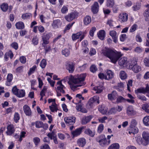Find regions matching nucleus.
<instances>
[{"mask_svg":"<svg viewBox=\"0 0 149 149\" xmlns=\"http://www.w3.org/2000/svg\"><path fill=\"white\" fill-rule=\"evenodd\" d=\"M15 26L17 29H21L24 28V25L23 22H19L15 24Z\"/></svg>","mask_w":149,"mask_h":149,"instance_id":"c85d7f7f","label":"nucleus"},{"mask_svg":"<svg viewBox=\"0 0 149 149\" xmlns=\"http://www.w3.org/2000/svg\"><path fill=\"white\" fill-rule=\"evenodd\" d=\"M37 67L36 65H34L32 68L30 69L29 70L28 72V74L30 75L34 73Z\"/></svg>","mask_w":149,"mask_h":149,"instance_id":"09e8293b","label":"nucleus"},{"mask_svg":"<svg viewBox=\"0 0 149 149\" xmlns=\"http://www.w3.org/2000/svg\"><path fill=\"white\" fill-rule=\"evenodd\" d=\"M32 16L31 14L30 13H25L23 14L22 16V18L24 19H29Z\"/></svg>","mask_w":149,"mask_h":149,"instance_id":"79ce46f5","label":"nucleus"},{"mask_svg":"<svg viewBox=\"0 0 149 149\" xmlns=\"http://www.w3.org/2000/svg\"><path fill=\"white\" fill-rule=\"evenodd\" d=\"M86 33L84 32L80 31L75 34H73L72 35V39L73 40H75L79 39V41H81L84 38Z\"/></svg>","mask_w":149,"mask_h":149,"instance_id":"423d86ee","label":"nucleus"},{"mask_svg":"<svg viewBox=\"0 0 149 149\" xmlns=\"http://www.w3.org/2000/svg\"><path fill=\"white\" fill-rule=\"evenodd\" d=\"M126 113L129 116L134 115L135 114V112L132 106H129L127 108Z\"/></svg>","mask_w":149,"mask_h":149,"instance_id":"ddd939ff","label":"nucleus"},{"mask_svg":"<svg viewBox=\"0 0 149 149\" xmlns=\"http://www.w3.org/2000/svg\"><path fill=\"white\" fill-rule=\"evenodd\" d=\"M92 118L91 116H84L83 117L81 120V123L83 125H85L88 123Z\"/></svg>","mask_w":149,"mask_h":149,"instance_id":"4be33fe9","label":"nucleus"},{"mask_svg":"<svg viewBox=\"0 0 149 149\" xmlns=\"http://www.w3.org/2000/svg\"><path fill=\"white\" fill-rule=\"evenodd\" d=\"M7 129L6 134L7 135H11L15 132L14 127L12 125H8L7 127Z\"/></svg>","mask_w":149,"mask_h":149,"instance_id":"2eb2a0df","label":"nucleus"},{"mask_svg":"<svg viewBox=\"0 0 149 149\" xmlns=\"http://www.w3.org/2000/svg\"><path fill=\"white\" fill-rule=\"evenodd\" d=\"M120 146L117 143H114L111 144L108 149H119Z\"/></svg>","mask_w":149,"mask_h":149,"instance_id":"72a5a7b5","label":"nucleus"},{"mask_svg":"<svg viewBox=\"0 0 149 149\" xmlns=\"http://www.w3.org/2000/svg\"><path fill=\"white\" fill-rule=\"evenodd\" d=\"M98 110L102 114H104L107 113V109L104 106L101 105L98 108Z\"/></svg>","mask_w":149,"mask_h":149,"instance_id":"f704fd0d","label":"nucleus"},{"mask_svg":"<svg viewBox=\"0 0 149 149\" xmlns=\"http://www.w3.org/2000/svg\"><path fill=\"white\" fill-rule=\"evenodd\" d=\"M127 57H124L122 58L119 61V65L121 66L126 65L127 63Z\"/></svg>","mask_w":149,"mask_h":149,"instance_id":"cd10ccee","label":"nucleus"},{"mask_svg":"<svg viewBox=\"0 0 149 149\" xmlns=\"http://www.w3.org/2000/svg\"><path fill=\"white\" fill-rule=\"evenodd\" d=\"M132 81L131 79L129 80L127 82V89L128 91H130V87L132 86Z\"/></svg>","mask_w":149,"mask_h":149,"instance_id":"13d9d810","label":"nucleus"},{"mask_svg":"<svg viewBox=\"0 0 149 149\" xmlns=\"http://www.w3.org/2000/svg\"><path fill=\"white\" fill-rule=\"evenodd\" d=\"M114 4L113 0H107V6L110 7H112Z\"/></svg>","mask_w":149,"mask_h":149,"instance_id":"49530a36","label":"nucleus"},{"mask_svg":"<svg viewBox=\"0 0 149 149\" xmlns=\"http://www.w3.org/2000/svg\"><path fill=\"white\" fill-rule=\"evenodd\" d=\"M118 18L120 22L121 23L125 22L127 20L128 15L125 13H122L119 14Z\"/></svg>","mask_w":149,"mask_h":149,"instance_id":"9b49d317","label":"nucleus"},{"mask_svg":"<svg viewBox=\"0 0 149 149\" xmlns=\"http://www.w3.org/2000/svg\"><path fill=\"white\" fill-rule=\"evenodd\" d=\"M66 69L70 73H72L74 70V65L72 63H68L66 65Z\"/></svg>","mask_w":149,"mask_h":149,"instance_id":"393cba45","label":"nucleus"},{"mask_svg":"<svg viewBox=\"0 0 149 149\" xmlns=\"http://www.w3.org/2000/svg\"><path fill=\"white\" fill-rule=\"evenodd\" d=\"M46 65V60L45 59H43L41 62L40 66L42 68H44Z\"/></svg>","mask_w":149,"mask_h":149,"instance_id":"4d7b16f0","label":"nucleus"},{"mask_svg":"<svg viewBox=\"0 0 149 149\" xmlns=\"http://www.w3.org/2000/svg\"><path fill=\"white\" fill-rule=\"evenodd\" d=\"M146 7L147 9H146L144 13V15L146 18L145 20L146 21H149V4L147 5Z\"/></svg>","mask_w":149,"mask_h":149,"instance_id":"c756f323","label":"nucleus"},{"mask_svg":"<svg viewBox=\"0 0 149 149\" xmlns=\"http://www.w3.org/2000/svg\"><path fill=\"white\" fill-rule=\"evenodd\" d=\"M102 53L104 56L109 58L111 62L114 64H115L122 56L120 52L109 49L103 50Z\"/></svg>","mask_w":149,"mask_h":149,"instance_id":"f257e3e1","label":"nucleus"},{"mask_svg":"<svg viewBox=\"0 0 149 149\" xmlns=\"http://www.w3.org/2000/svg\"><path fill=\"white\" fill-rule=\"evenodd\" d=\"M42 37V41L43 42L42 45L48 44L49 43V39L50 37L49 35L44 33Z\"/></svg>","mask_w":149,"mask_h":149,"instance_id":"4468645a","label":"nucleus"},{"mask_svg":"<svg viewBox=\"0 0 149 149\" xmlns=\"http://www.w3.org/2000/svg\"><path fill=\"white\" fill-rule=\"evenodd\" d=\"M86 76V74L85 73L77 74L74 76L71 75L69 78V82L72 84H79L77 86V87L82 86L83 85L81 84V83L84 80ZM84 85V84H83V85Z\"/></svg>","mask_w":149,"mask_h":149,"instance_id":"f03ea898","label":"nucleus"},{"mask_svg":"<svg viewBox=\"0 0 149 149\" xmlns=\"http://www.w3.org/2000/svg\"><path fill=\"white\" fill-rule=\"evenodd\" d=\"M138 27L137 25L136 24H134L131 27L130 30V31L131 32H133L135 31Z\"/></svg>","mask_w":149,"mask_h":149,"instance_id":"052dcab7","label":"nucleus"},{"mask_svg":"<svg viewBox=\"0 0 149 149\" xmlns=\"http://www.w3.org/2000/svg\"><path fill=\"white\" fill-rule=\"evenodd\" d=\"M143 122L145 125L146 126H149V116H146L143 118Z\"/></svg>","mask_w":149,"mask_h":149,"instance_id":"4c0bfd02","label":"nucleus"},{"mask_svg":"<svg viewBox=\"0 0 149 149\" xmlns=\"http://www.w3.org/2000/svg\"><path fill=\"white\" fill-rule=\"evenodd\" d=\"M141 6L139 3H136L132 7L133 10L134 11H136L139 10Z\"/></svg>","mask_w":149,"mask_h":149,"instance_id":"3c124183","label":"nucleus"},{"mask_svg":"<svg viewBox=\"0 0 149 149\" xmlns=\"http://www.w3.org/2000/svg\"><path fill=\"white\" fill-rule=\"evenodd\" d=\"M25 91L24 90H19L17 96L19 97H23L25 96Z\"/></svg>","mask_w":149,"mask_h":149,"instance_id":"58836bf2","label":"nucleus"},{"mask_svg":"<svg viewBox=\"0 0 149 149\" xmlns=\"http://www.w3.org/2000/svg\"><path fill=\"white\" fill-rule=\"evenodd\" d=\"M82 130V128L81 127L77 128L75 130L71 132L72 134L74 137L79 136L81 133Z\"/></svg>","mask_w":149,"mask_h":149,"instance_id":"5701e85b","label":"nucleus"},{"mask_svg":"<svg viewBox=\"0 0 149 149\" xmlns=\"http://www.w3.org/2000/svg\"><path fill=\"white\" fill-rule=\"evenodd\" d=\"M142 135L144 141L147 145L149 143V133L148 132L144 131L142 133Z\"/></svg>","mask_w":149,"mask_h":149,"instance_id":"f3484780","label":"nucleus"},{"mask_svg":"<svg viewBox=\"0 0 149 149\" xmlns=\"http://www.w3.org/2000/svg\"><path fill=\"white\" fill-rule=\"evenodd\" d=\"M86 141L84 138H80L77 141L78 145L80 147H83L85 145Z\"/></svg>","mask_w":149,"mask_h":149,"instance_id":"b1692460","label":"nucleus"},{"mask_svg":"<svg viewBox=\"0 0 149 149\" xmlns=\"http://www.w3.org/2000/svg\"><path fill=\"white\" fill-rule=\"evenodd\" d=\"M26 134V133L25 132H21L20 134L19 138V139L18 140V141L21 142L22 141L23 138H24Z\"/></svg>","mask_w":149,"mask_h":149,"instance_id":"a18cd8bd","label":"nucleus"},{"mask_svg":"<svg viewBox=\"0 0 149 149\" xmlns=\"http://www.w3.org/2000/svg\"><path fill=\"white\" fill-rule=\"evenodd\" d=\"M144 65L146 66L149 67V59L147 58H144Z\"/></svg>","mask_w":149,"mask_h":149,"instance_id":"774afa93","label":"nucleus"},{"mask_svg":"<svg viewBox=\"0 0 149 149\" xmlns=\"http://www.w3.org/2000/svg\"><path fill=\"white\" fill-rule=\"evenodd\" d=\"M105 32L104 30L100 31L97 33L98 36L99 38L101 40H103L105 37Z\"/></svg>","mask_w":149,"mask_h":149,"instance_id":"7c9ffc66","label":"nucleus"},{"mask_svg":"<svg viewBox=\"0 0 149 149\" xmlns=\"http://www.w3.org/2000/svg\"><path fill=\"white\" fill-rule=\"evenodd\" d=\"M126 99L121 96H119L117 98L116 102L117 103H121L123 102H125Z\"/></svg>","mask_w":149,"mask_h":149,"instance_id":"ea45409f","label":"nucleus"},{"mask_svg":"<svg viewBox=\"0 0 149 149\" xmlns=\"http://www.w3.org/2000/svg\"><path fill=\"white\" fill-rule=\"evenodd\" d=\"M120 77L121 79L124 80L126 79L127 77V75L124 71H121L119 73Z\"/></svg>","mask_w":149,"mask_h":149,"instance_id":"473e14b6","label":"nucleus"},{"mask_svg":"<svg viewBox=\"0 0 149 149\" xmlns=\"http://www.w3.org/2000/svg\"><path fill=\"white\" fill-rule=\"evenodd\" d=\"M40 141V139L38 137H35L33 139V141L35 145L37 146Z\"/></svg>","mask_w":149,"mask_h":149,"instance_id":"0e129e2a","label":"nucleus"},{"mask_svg":"<svg viewBox=\"0 0 149 149\" xmlns=\"http://www.w3.org/2000/svg\"><path fill=\"white\" fill-rule=\"evenodd\" d=\"M96 30V29L95 27H93L91 28L89 32V34L91 36H93L94 32Z\"/></svg>","mask_w":149,"mask_h":149,"instance_id":"338daca9","label":"nucleus"},{"mask_svg":"<svg viewBox=\"0 0 149 149\" xmlns=\"http://www.w3.org/2000/svg\"><path fill=\"white\" fill-rule=\"evenodd\" d=\"M149 104H145L143 105L142 109L148 113H149Z\"/></svg>","mask_w":149,"mask_h":149,"instance_id":"8fccbe9b","label":"nucleus"},{"mask_svg":"<svg viewBox=\"0 0 149 149\" xmlns=\"http://www.w3.org/2000/svg\"><path fill=\"white\" fill-rule=\"evenodd\" d=\"M137 95L138 98L142 101H146L147 100L146 97L143 95L140 94H137Z\"/></svg>","mask_w":149,"mask_h":149,"instance_id":"864d4df0","label":"nucleus"},{"mask_svg":"<svg viewBox=\"0 0 149 149\" xmlns=\"http://www.w3.org/2000/svg\"><path fill=\"white\" fill-rule=\"evenodd\" d=\"M13 79V75L12 74L9 73L7 75L6 81V85L7 86H9L10 85V82Z\"/></svg>","mask_w":149,"mask_h":149,"instance_id":"a878e982","label":"nucleus"},{"mask_svg":"<svg viewBox=\"0 0 149 149\" xmlns=\"http://www.w3.org/2000/svg\"><path fill=\"white\" fill-rule=\"evenodd\" d=\"M103 88L102 86H99L94 87L93 90L95 91L96 93H100L102 91Z\"/></svg>","mask_w":149,"mask_h":149,"instance_id":"2f4dec72","label":"nucleus"},{"mask_svg":"<svg viewBox=\"0 0 149 149\" xmlns=\"http://www.w3.org/2000/svg\"><path fill=\"white\" fill-rule=\"evenodd\" d=\"M76 14L74 13H71L65 16V19L68 22H70L74 19L76 17Z\"/></svg>","mask_w":149,"mask_h":149,"instance_id":"dca6fc26","label":"nucleus"},{"mask_svg":"<svg viewBox=\"0 0 149 149\" xmlns=\"http://www.w3.org/2000/svg\"><path fill=\"white\" fill-rule=\"evenodd\" d=\"M23 110L25 114L28 116L31 115V111L29 107L27 105H24L23 107Z\"/></svg>","mask_w":149,"mask_h":149,"instance_id":"a211bd4d","label":"nucleus"},{"mask_svg":"<svg viewBox=\"0 0 149 149\" xmlns=\"http://www.w3.org/2000/svg\"><path fill=\"white\" fill-rule=\"evenodd\" d=\"M99 140L97 141L99 143V144L102 147L106 145H109L111 143L110 140L107 141L105 136L104 135H101L99 137Z\"/></svg>","mask_w":149,"mask_h":149,"instance_id":"39448f33","label":"nucleus"},{"mask_svg":"<svg viewBox=\"0 0 149 149\" xmlns=\"http://www.w3.org/2000/svg\"><path fill=\"white\" fill-rule=\"evenodd\" d=\"M0 8L3 12H6L8 10L9 13H10L12 10L13 6L11 5L8 6V4L3 3L1 5Z\"/></svg>","mask_w":149,"mask_h":149,"instance_id":"9d476101","label":"nucleus"},{"mask_svg":"<svg viewBox=\"0 0 149 149\" xmlns=\"http://www.w3.org/2000/svg\"><path fill=\"white\" fill-rule=\"evenodd\" d=\"M129 68L135 73H137L141 70V67L136 64V61L134 60H132L129 65Z\"/></svg>","mask_w":149,"mask_h":149,"instance_id":"20e7f679","label":"nucleus"},{"mask_svg":"<svg viewBox=\"0 0 149 149\" xmlns=\"http://www.w3.org/2000/svg\"><path fill=\"white\" fill-rule=\"evenodd\" d=\"M62 53L63 55L67 57L69 55L70 52L68 49H65L62 51Z\"/></svg>","mask_w":149,"mask_h":149,"instance_id":"37998d69","label":"nucleus"},{"mask_svg":"<svg viewBox=\"0 0 149 149\" xmlns=\"http://www.w3.org/2000/svg\"><path fill=\"white\" fill-rule=\"evenodd\" d=\"M38 39L37 36H34L33 37L32 42L33 45H36L38 43Z\"/></svg>","mask_w":149,"mask_h":149,"instance_id":"de8ad7c7","label":"nucleus"},{"mask_svg":"<svg viewBox=\"0 0 149 149\" xmlns=\"http://www.w3.org/2000/svg\"><path fill=\"white\" fill-rule=\"evenodd\" d=\"M99 6L98 3L95 2L93 4L92 6V11L94 14L97 13L99 10Z\"/></svg>","mask_w":149,"mask_h":149,"instance_id":"6ab92c4d","label":"nucleus"},{"mask_svg":"<svg viewBox=\"0 0 149 149\" xmlns=\"http://www.w3.org/2000/svg\"><path fill=\"white\" fill-rule=\"evenodd\" d=\"M85 133L91 137H93L95 135L94 133L89 129H86L85 131Z\"/></svg>","mask_w":149,"mask_h":149,"instance_id":"a19ab883","label":"nucleus"},{"mask_svg":"<svg viewBox=\"0 0 149 149\" xmlns=\"http://www.w3.org/2000/svg\"><path fill=\"white\" fill-rule=\"evenodd\" d=\"M90 71L93 73L95 72L97 70L96 66L94 65H92L90 67Z\"/></svg>","mask_w":149,"mask_h":149,"instance_id":"6e6d98bb","label":"nucleus"},{"mask_svg":"<svg viewBox=\"0 0 149 149\" xmlns=\"http://www.w3.org/2000/svg\"><path fill=\"white\" fill-rule=\"evenodd\" d=\"M98 75L99 77L101 79H104L105 80H109L113 77L114 73L111 70H107L105 74L100 73Z\"/></svg>","mask_w":149,"mask_h":149,"instance_id":"7ed1b4c3","label":"nucleus"},{"mask_svg":"<svg viewBox=\"0 0 149 149\" xmlns=\"http://www.w3.org/2000/svg\"><path fill=\"white\" fill-rule=\"evenodd\" d=\"M43 123L40 121H37L36 122V127L38 128H40L42 127Z\"/></svg>","mask_w":149,"mask_h":149,"instance_id":"603ef678","label":"nucleus"},{"mask_svg":"<svg viewBox=\"0 0 149 149\" xmlns=\"http://www.w3.org/2000/svg\"><path fill=\"white\" fill-rule=\"evenodd\" d=\"M110 35L112 37L114 42L116 43L117 40L116 33L115 31H112L110 32Z\"/></svg>","mask_w":149,"mask_h":149,"instance_id":"bb28decb","label":"nucleus"},{"mask_svg":"<svg viewBox=\"0 0 149 149\" xmlns=\"http://www.w3.org/2000/svg\"><path fill=\"white\" fill-rule=\"evenodd\" d=\"M137 125V122L136 120L132 119L131 120L130 123V127H135Z\"/></svg>","mask_w":149,"mask_h":149,"instance_id":"680f3d73","label":"nucleus"},{"mask_svg":"<svg viewBox=\"0 0 149 149\" xmlns=\"http://www.w3.org/2000/svg\"><path fill=\"white\" fill-rule=\"evenodd\" d=\"M117 94L116 91H113L111 93L109 94L108 95V99L112 101L115 100Z\"/></svg>","mask_w":149,"mask_h":149,"instance_id":"aec40b11","label":"nucleus"},{"mask_svg":"<svg viewBox=\"0 0 149 149\" xmlns=\"http://www.w3.org/2000/svg\"><path fill=\"white\" fill-rule=\"evenodd\" d=\"M75 117L73 116L66 117L64 118L66 124L68 125H73L75 122Z\"/></svg>","mask_w":149,"mask_h":149,"instance_id":"6e6552de","label":"nucleus"},{"mask_svg":"<svg viewBox=\"0 0 149 149\" xmlns=\"http://www.w3.org/2000/svg\"><path fill=\"white\" fill-rule=\"evenodd\" d=\"M91 17L88 16H86L84 19V24L86 25H87L89 24L91 22Z\"/></svg>","mask_w":149,"mask_h":149,"instance_id":"e433bc0d","label":"nucleus"},{"mask_svg":"<svg viewBox=\"0 0 149 149\" xmlns=\"http://www.w3.org/2000/svg\"><path fill=\"white\" fill-rule=\"evenodd\" d=\"M146 86L145 88L142 87L135 90L136 94L137 95V94H139L140 93L145 94L146 93H148L149 92V86L148 84H146Z\"/></svg>","mask_w":149,"mask_h":149,"instance_id":"1a4fd4ad","label":"nucleus"},{"mask_svg":"<svg viewBox=\"0 0 149 149\" xmlns=\"http://www.w3.org/2000/svg\"><path fill=\"white\" fill-rule=\"evenodd\" d=\"M136 141L138 144L139 145L142 144L144 146L147 145L145 141L140 137L137 138L136 139Z\"/></svg>","mask_w":149,"mask_h":149,"instance_id":"c9c22d12","label":"nucleus"},{"mask_svg":"<svg viewBox=\"0 0 149 149\" xmlns=\"http://www.w3.org/2000/svg\"><path fill=\"white\" fill-rule=\"evenodd\" d=\"M52 106H49V108L51 110V111L52 112H54L55 111H56L57 110V109L56 106V105L54 104H52Z\"/></svg>","mask_w":149,"mask_h":149,"instance_id":"5fc2aeb1","label":"nucleus"},{"mask_svg":"<svg viewBox=\"0 0 149 149\" xmlns=\"http://www.w3.org/2000/svg\"><path fill=\"white\" fill-rule=\"evenodd\" d=\"M12 91L13 94L17 96L19 92V90L17 88L16 86H15L13 88Z\"/></svg>","mask_w":149,"mask_h":149,"instance_id":"bf43d9fd","label":"nucleus"},{"mask_svg":"<svg viewBox=\"0 0 149 149\" xmlns=\"http://www.w3.org/2000/svg\"><path fill=\"white\" fill-rule=\"evenodd\" d=\"M113 88L119 92H121L124 89V84L122 82L118 83L117 85L114 86L113 87Z\"/></svg>","mask_w":149,"mask_h":149,"instance_id":"412c9836","label":"nucleus"},{"mask_svg":"<svg viewBox=\"0 0 149 149\" xmlns=\"http://www.w3.org/2000/svg\"><path fill=\"white\" fill-rule=\"evenodd\" d=\"M55 136L54 132H52L51 133H49L47 134V136L51 140H52L53 138Z\"/></svg>","mask_w":149,"mask_h":149,"instance_id":"e2e57ef3","label":"nucleus"},{"mask_svg":"<svg viewBox=\"0 0 149 149\" xmlns=\"http://www.w3.org/2000/svg\"><path fill=\"white\" fill-rule=\"evenodd\" d=\"M104 129V125L102 124H100L98 126L97 129L98 132L99 133H101L102 132Z\"/></svg>","mask_w":149,"mask_h":149,"instance_id":"69168bd1","label":"nucleus"},{"mask_svg":"<svg viewBox=\"0 0 149 149\" xmlns=\"http://www.w3.org/2000/svg\"><path fill=\"white\" fill-rule=\"evenodd\" d=\"M62 24V22L60 20L58 19H56L53 21L52 24V26L53 28L56 29L60 27Z\"/></svg>","mask_w":149,"mask_h":149,"instance_id":"f8f14e48","label":"nucleus"},{"mask_svg":"<svg viewBox=\"0 0 149 149\" xmlns=\"http://www.w3.org/2000/svg\"><path fill=\"white\" fill-rule=\"evenodd\" d=\"M65 78L64 79L62 80L61 81H58L57 83L56 86V91H59V92L63 94L65 93L64 89L65 88L64 86L63 85L62 83V81H65Z\"/></svg>","mask_w":149,"mask_h":149,"instance_id":"0eeeda50","label":"nucleus"},{"mask_svg":"<svg viewBox=\"0 0 149 149\" xmlns=\"http://www.w3.org/2000/svg\"><path fill=\"white\" fill-rule=\"evenodd\" d=\"M20 119V116L18 113L16 112L14 116L13 119L14 121L17 123Z\"/></svg>","mask_w":149,"mask_h":149,"instance_id":"c03bdc74","label":"nucleus"}]
</instances>
